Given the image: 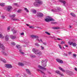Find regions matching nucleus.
Returning <instances> with one entry per match:
<instances>
[{"label": "nucleus", "instance_id": "obj_1", "mask_svg": "<svg viewBox=\"0 0 77 77\" xmlns=\"http://www.w3.org/2000/svg\"><path fill=\"white\" fill-rule=\"evenodd\" d=\"M32 51L35 53V54L39 55V56L42 55V52L38 49H36L35 48H33L32 49Z\"/></svg>", "mask_w": 77, "mask_h": 77}, {"label": "nucleus", "instance_id": "obj_2", "mask_svg": "<svg viewBox=\"0 0 77 77\" xmlns=\"http://www.w3.org/2000/svg\"><path fill=\"white\" fill-rule=\"evenodd\" d=\"M51 11L52 12H55V14H59V15H60V13H59V12L61 11L62 10L60 8L57 7L56 9H52Z\"/></svg>", "mask_w": 77, "mask_h": 77}, {"label": "nucleus", "instance_id": "obj_3", "mask_svg": "<svg viewBox=\"0 0 77 77\" xmlns=\"http://www.w3.org/2000/svg\"><path fill=\"white\" fill-rule=\"evenodd\" d=\"M42 4V2H41L40 0H36V2L34 3V5L35 6H39L40 5Z\"/></svg>", "mask_w": 77, "mask_h": 77}, {"label": "nucleus", "instance_id": "obj_4", "mask_svg": "<svg viewBox=\"0 0 77 77\" xmlns=\"http://www.w3.org/2000/svg\"><path fill=\"white\" fill-rule=\"evenodd\" d=\"M47 60H43L42 61V65L43 66L45 67L47 66Z\"/></svg>", "mask_w": 77, "mask_h": 77}, {"label": "nucleus", "instance_id": "obj_5", "mask_svg": "<svg viewBox=\"0 0 77 77\" xmlns=\"http://www.w3.org/2000/svg\"><path fill=\"white\" fill-rule=\"evenodd\" d=\"M48 18H47L45 19V20L46 22H49V21H54V19L52 18H50V17H49V16L48 17Z\"/></svg>", "mask_w": 77, "mask_h": 77}, {"label": "nucleus", "instance_id": "obj_6", "mask_svg": "<svg viewBox=\"0 0 77 77\" xmlns=\"http://www.w3.org/2000/svg\"><path fill=\"white\" fill-rule=\"evenodd\" d=\"M36 15L37 17H43V14L39 12Z\"/></svg>", "mask_w": 77, "mask_h": 77}, {"label": "nucleus", "instance_id": "obj_7", "mask_svg": "<svg viewBox=\"0 0 77 77\" xmlns=\"http://www.w3.org/2000/svg\"><path fill=\"white\" fill-rule=\"evenodd\" d=\"M5 66L6 68H11L12 67V66L11 65L9 64H5Z\"/></svg>", "mask_w": 77, "mask_h": 77}, {"label": "nucleus", "instance_id": "obj_8", "mask_svg": "<svg viewBox=\"0 0 77 77\" xmlns=\"http://www.w3.org/2000/svg\"><path fill=\"white\" fill-rule=\"evenodd\" d=\"M8 52L6 51H2V53L4 55H5V56H7L8 55Z\"/></svg>", "mask_w": 77, "mask_h": 77}, {"label": "nucleus", "instance_id": "obj_9", "mask_svg": "<svg viewBox=\"0 0 77 77\" xmlns=\"http://www.w3.org/2000/svg\"><path fill=\"white\" fill-rule=\"evenodd\" d=\"M10 38L12 39H15L16 38V36L13 35H11L10 36Z\"/></svg>", "mask_w": 77, "mask_h": 77}, {"label": "nucleus", "instance_id": "obj_10", "mask_svg": "<svg viewBox=\"0 0 77 77\" xmlns=\"http://www.w3.org/2000/svg\"><path fill=\"white\" fill-rule=\"evenodd\" d=\"M39 68L40 69H43V70H46V68L45 67H43L41 66H38Z\"/></svg>", "mask_w": 77, "mask_h": 77}, {"label": "nucleus", "instance_id": "obj_11", "mask_svg": "<svg viewBox=\"0 0 77 77\" xmlns=\"http://www.w3.org/2000/svg\"><path fill=\"white\" fill-rule=\"evenodd\" d=\"M0 48H2V50H4L5 49V46L3 44H1V42H0Z\"/></svg>", "mask_w": 77, "mask_h": 77}, {"label": "nucleus", "instance_id": "obj_12", "mask_svg": "<svg viewBox=\"0 0 77 77\" xmlns=\"http://www.w3.org/2000/svg\"><path fill=\"white\" fill-rule=\"evenodd\" d=\"M59 1L61 3H62L63 4V5L64 6H65V4H66V2L65 1H63V0H59Z\"/></svg>", "mask_w": 77, "mask_h": 77}, {"label": "nucleus", "instance_id": "obj_13", "mask_svg": "<svg viewBox=\"0 0 77 77\" xmlns=\"http://www.w3.org/2000/svg\"><path fill=\"white\" fill-rule=\"evenodd\" d=\"M56 60L57 62H59V63H63V61L61 60L57 59H56Z\"/></svg>", "mask_w": 77, "mask_h": 77}, {"label": "nucleus", "instance_id": "obj_14", "mask_svg": "<svg viewBox=\"0 0 77 77\" xmlns=\"http://www.w3.org/2000/svg\"><path fill=\"white\" fill-rule=\"evenodd\" d=\"M31 37L32 38H37L38 39V36L37 35H32L31 36Z\"/></svg>", "mask_w": 77, "mask_h": 77}, {"label": "nucleus", "instance_id": "obj_15", "mask_svg": "<svg viewBox=\"0 0 77 77\" xmlns=\"http://www.w3.org/2000/svg\"><path fill=\"white\" fill-rule=\"evenodd\" d=\"M9 36L8 35H6V36L5 37V41H8V40H9Z\"/></svg>", "mask_w": 77, "mask_h": 77}, {"label": "nucleus", "instance_id": "obj_16", "mask_svg": "<svg viewBox=\"0 0 77 77\" xmlns=\"http://www.w3.org/2000/svg\"><path fill=\"white\" fill-rule=\"evenodd\" d=\"M14 27L12 28V31L13 32V34H15V33H17V31L14 30Z\"/></svg>", "mask_w": 77, "mask_h": 77}, {"label": "nucleus", "instance_id": "obj_17", "mask_svg": "<svg viewBox=\"0 0 77 77\" xmlns=\"http://www.w3.org/2000/svg\"><path fill=\"white\" fill-rule=\"evenodd\" d=\"M37 71H38V72H40L41 73V74H43V75H45V73H44V72H43L42 71L38 69H37Z\"/></svg>", "mask_w": 77, "mask_h": 77}, {"label": "nucleus", "instance_id": "obj_18", "mask_svg": "<svg viewBox=\"0 0 77 77\" xmlns=\"http://www.w3.org/2000/svg\"><path fill=\"white\" fill-rule=\"evenodd\" d=\"M58 68L59 69H60V71H62L63 72H65V70H64V69H63L61 67H58Z\"/></svg>", "mask_w": 77, "mask_h": 77}, {"label": "nucleus", "instance_id": "obj_19", "mask_svg": "<svg viewBox=\"0 0 77 77\" xmlns=\"http://www.w3.org/2000/svg\"><path fill=\"white\" fill-rule=\"evenodd\" d=\"M37 41H38V42H40V43H41V42L43 43V41H42V39H40L39 40V39L38 38H37L36 39Z\"/></svg>", "mask_w": 77, "mask_h": 77}, {"label": "nucleus", "instance_id": "obj_20", "mask_svg": "<svg viewBox=\"0 0 77 77\" xmlns=\"http://www.w3.org/2000/svg\"><path fill=\"white\" fill-rule=\"evenodd\" d=\"M11 20L15 21H19V19L17 18H12L11 19Z\"/></svg>", "mask_w": 77, "mask_h": 77}, {"label": "nucleus", "instance_id": "obj_21", "mask_svg": "<svg viewBox=\"0 0 77 77\" xmlns=\"http://www.w3.org/2000/svg\"><path fill=\"white\" fill-rule=\"evenodd\" d=\"M8 10L9 11H10V10H11V9H12V7L11 6H8Z\"/></svg>", "mask_w": 77, "mask_h": 77}, {"label": "nucleus", "instance_id": "obj_22", "mask_svg": "<svg viewBox=\"0 0 77 77\" xmlns=\"http://www.w3.org/2000/svg\"><path fill=\"white\" fill-rule=\"evenodd\" d=\"M26 72H27V73H28V74H30V71H29V70L27 69H26Z\"/></svg>", "mask_w": 77, "mask_h": 77}, {"label": "nucleus", "instance_id": "obj_23", "mask_svg": "<svg viewBox=\"0 0 77 77\" xmlns=\"http://www.w3.org/2000/svg\"><path fill=\"white\" fill-rule=\"evenodd\" d=\"M18 65H19V66H23L24 64L23 63H18Z\"/></svg>", "mask_w": 77, "mask_h": 77}, {"label": "nucleus", "instance_id": "obj_24", "mask_svg": "<svg viewBox=\"0 0 77 77\" xmlns=\"http://www.w3.org/2000/svg\"><path fill=\"white\" fill-rule=\"evenodd\" d=\"M16 15L15 14H13L12 15L10 16V17L11 18H15V17Z\"/></svg>", "mask_w": 77, "mask_h": 77}, {"label": "nucleus", "instance_id": "obj_25", "mask_svg": "<svg viewBox=\"0 0 77 77\" xmlns=\"http://www.w3.org/2000/svg\"><path fill=\"white\" fill-rule=\"evenodd\" d=\"M24 10L25 11H26V12H27V13H29V11L27 8H24Z\"/></svg>", "mask_w": 77, "mask_h": 77}, {"label": "nucleus", "instance_id": "obj_26", "mask_svg": "<svg viewBox=\"0 0 77 77\" xmlns=\"http://www.w3.org/2000/svg\"><path fill=\"white\" fill-rule=\"evenodd\" d=\"M52 29H59V27H53Z\"/></svg>", "mask_w": 77, "mask_h": 77}, {"label": "nucleus", "instance_id": "obj_27", "mask_svg": "<svg viewBox=\"0 0 77 77\" xmlns=\"http://www.w3.org/2000/svg\"><path fill=\"white\" fill-rule=\"evenodd\" d=\"M16 47L18 49H20V48H21V47L19 45H16Z\"/></svg>", "mask_w": 77, "mask_h": 77}, {"label": "nucleus", "instance_id": "obj_28", "mask_svg": "<svg viewBox=\"0 0 77 77\" xmlns=\"http://www.w3.org/2000/svg\"><path fill=\"white\" fill-rule=\"evenodd\" d=\"M55 72L57 73V74H60V71L59 70H57L55 71Z\"/></svg>", "mask_w": 77, "mask_h": 77}, {"label": "nucleus", "instance_id": "obj_29", "mask_svg": "<svg viewBox=\"0 0 77 77\" xmlns=\"http://www.w3.org/2000/svg\"><path fill=\"white\" fill-rule=\"evenodd\" d=\"M4 37L2 35V34L1 33H0V38H3Z\"/></svg>", "mask_w": 77, "mask_h": 77}, {"label": "nucleus", "instance_id": "obj_30", "mask_svg": "<svg viewBox=\"0 0 77 77\" xmlns=\"http://www.w3.org/2000/svg\"><path fill=\"white\" fill-rule=\"evenodd\" d=\"M72 45L73 47H76V45H77V44L75 43H73Z\"/></svg>", "mask_w": 77, "mask_h": 77}, {"label": "nucleus", "instance_id": "obj_31", "mask_svg": "<svg viewBox=\"0 0 77 77\" xmlns=\"http://www.w3.org/2000/svg\"><path fill=\"white\" fill-rule=\"evenodd\" d=\"M70 15L72 16V17H75V15L74 13H70Z\"/></svg>", "mask_w": 77, "mask_h": 77}, {"label": "nucleus", "instance_id": "obj_32", "mask_svg": "<svg viewBox=\"0 0 77 77\" xmlns=\"http://www.w3.org/2000/svg\"><path fill=\"white\" fill-rule=\"evenodd\" d=\"M0 6H5V3H0Z\"/></svg>", "mask_w": 77, "mask_h": 77}, {"label": "nucleus", "instance_id": "obj_33", "mask_svg": "<svg viewBox=\"0 0 77 77\" xmlns=\"http://www.w3.org/2000/svg\"><path fill=\"white\" fill-rule=\"evenodd\" d=\"M40 48H41V50H44L45 49L44 47L42 46H40Z\"/></svg>", "mask_w": 77, "mask_h": 77}, {"label": "nucleus", "instance_id": "obj_34", "mask_svg": "<svg viewBox=\"0 0 77 77\" xmlns=\"http://www.w3.org/2000/svg\"><path fill=\"white\" fill-rule=\"evenodd\" d=\"M67 72H68L69 73V74H72V72L71 71H70L69 70H67Z\"/></svg>", "mask_w": 77, "mask_h": 77}, {"label": "nucleus", "instance_id": "obj_35", "mask_svg": "<svg viewBox=\"0 0 77 77\" xmlns=\"http://www.w3.org/2000/svg\"><path fill=\"white\" fill-rule=\"evenodd\" d=\"M35 44V45L37 46V47H39L40 46V45H39L38 43H36Z\"/></svg>", "mask_w": 77, "mask_h": 77}, {"label": "nucleus", "instance_id": "obj_36", "mask_svg": "<svg viewBox=\"0 0 77 77\" xmlns=\"http://www.w3.org/2000/svg\"><path fill=\"white\" fill-rule=\"evenodd\" d=\"M19 51L20 53H21V54H24V53L22 52V50H20Z\"/></svg>", "mask_w": 77, "mask_h": 77}, {"label": "nucleus", "instance_id": "obj_37", "mask_svg": "<svg viewBox=\"0 0 77 77\" xmlns=\"http://www.w3.org/2000/svg\"><path fill=\"white\" fill-rule=\"evenodd\" d=\"M68 43L69 45H72V44L73 43V42H69Z\"/></svg>", "mask_w": 77, "mask_h": 77}, {"label": "nucleus", "instance_id": "obj_38", "mask_svg": "<svg viewBox=\"0 0 77 77\" xmlns=\"http://www.w3.org/2000/svg\"><path fill=\"white\" fill-rule=\"evenodd\" d=\"M21 10L20 9H19L17 11V12L18 13H21Z\"/></svg>", "mask_w": 77, "mask_h": 77}, {"label": "nucleus", "instance_id": "obj_39", "mask_svg": "<svg viewBox=\"0 0 77 77\" xmlns=\"http://www.w3.org/2000/svg\"><path fill=\"white\" fill-rule=\"evenodd\" d=\"M29 28L30 29H34L35 28V27L33 26H29Z\"/></svg>", "mask_w": 77, "mask_h": 77}, {"label": "nucleus", "instance_id": "obj_40", "mask_svg": "<svg viewBox=\"0 0 77 77\" xmlns=\"http://www.w3.org/2000/svg\"><path fill=\"white\" fill-rule=\"evenodd\" d=\"M2 61L3 62H4V63H6V61L4 59H3Z\"/></svg>", "mask_w": 77, "mask_h": 77}, {"label": "nucleus", "instance_id": "obj_41", "mask_svg": "<svg viewBox=\"0 0 77 77\" xmlns=\"http://www.w3.org/2000/svg\"><path fill=\"white\" fill-rule=\"evenodd\" d=\"M45 33H46V34H47V35H50V34L47 31L45 32Z\"/></svg>", "mask_w": 77, "mask_h": 77}, {"label": "nucleus", "instance_id": "obj_42", "mask_svg": "<svg viewBox=\"0 0 77 77\" xmlns=\"http://www.w3.org/2000/svg\"><path fill=\"white\" fill-rule=\"evenodd\" d=\"M30 56L32 58L35 57H36V56H35V55H31Z\"/></svg>", "mask_w": 77, "mask_h": 77}, {"label": "nucleus", "instance_id": "obj_43", "mask_svg": "<svg viewBox=\"0 0 77 77\" xmlns=\"http://www.w3.org/2000/svg\"><path fill=\"white\" fill-rule=\"evenodd\" d=\"M11 44L13 45H15V43L14 42H12L11 43Z\"/></svg>", "mask_w": 77, "mask_h": 77}, {"label": "nucleus", "instance_id": "obj_44", "mask_svg": "<svg viewBox=\"0 0 77 77\" xmlns=\"http://www.w3.org/2000/svg\"><path fill=\"white\" fill-rule=\"evenodd\" d=\"M36 11L35 10H34L32 11V12L34 14H35V13H36Z\"/></svg>", "mask_w": 77, "mask_h": 77}, {"label": "nucleus", "instance_id": "obj_45", "mask_svg": "<svg viewBox=\"0 0 77 77\" xmlns=\"http://www.w3.org/2000/svg\"><path fill=\"white\" fill-rule=\"evenodd\" d=\"M1 17H2V19H4V18H5V16H1Z\"/></svg>", "mask_w": 77, "mask_h": 77}, {"label": "nucleus", "instance_id": "obj_46", "mask_svg": "<svg viewBox=\"0 0 77 77\" xmlns=\"http://www.w3.org/2000/svg\"><path fill=\"white\" fill-rule=\"evenodd\" d=\"M58 46H59V47H60V48L61 49L62 48V46H61L60 45H58Z\"/></svg>", "mask_w": 77, "mask_h": 77}, {"label": "nucleus", "instance_id": "obj_47", "mask_svg": "<svg viewBox=\"0 0 77 77\" xmlns=\"http://www.w3.org/2000/svg\"><path fill=\"white\" fill-rule=\"evenodd\" d=\"M20 34L21 35H24V32H22L20 33Z\"/></svg>", "mask_w": 77, "mask_h": 77}, {"label": "nucleus", "instance_id": "obj_48", "mask_svg": "<svg viewBox=\"0 0 77 77\" xmlns=\"http://www.w3.org/2000/svg\"><path fill=\"white\" fill-rule=\"evenodd\" d=\"M43 44H44V45H47V43H45V42H44L43 43Z\"/></svg>", "mask_w": 77, "mask_h": 77}, {"label": "nucleus", "instance_id": "obj_49", "mask_svg": "<svg viewBox=\"0 0 77 77\" xmlns=\"http://www.w3.org/2000/svg\"><path fill=\"white\" fill-rule=\"evenodd\" d=\"M59 75H60L61 76H63V74H61L60 73V74Z\"/></svg>", "mask_w": 77, "mask_h": 77}, {"label": "nucleus", "instance_id": "obj_50", "mask_svg": "<svg viewBox=\"0 0 77 77\" xmlns=\"http://www.w3.org/2000/svg\"><path fill=\"white\" fill-rule=\"evenodd\" d=\"M10 30V26H9L8 27V30Z\"/></svg>", "mask_w": 77, "mask_h": 77}, {"label": "nucleus", "instance_id": "obj_51", "mask_svg": "<svg viewBox=\"0 0 77 77\" xmlns=\"http://www.w3.org/2000/svg\"><path fill=\"white\" fill-rule=\"evenodd\" d=\"M61 44H64V42L62 41V42H61Z\"/></svg>", "mask_w": 77, "mask_h": 77}, {"label": "nucleus", "instance_id": "obj_52", "mask_svg": "<svg viewBox=\"0 0 77 77\" xmlns=\"http://www.w3.org/2000/svg\"><path fill=\"white\" fill-rule=\"evenodd\" d=\"M73 56L74 57H76V54H73Z\"/></svg>", "mask_w": 77, "mask_h": 77}, {"label": "nucleus", "instance_id": "obj_53", "mask_svg": "<svg viewBox=\"0 0 77 77\" xmlns=\"http://www.w3.org/2000/svg\"><path fill=\"white\" fill-rule=\"evenodd\" d=\"M57 39L58 40H62V39H60L59 38H57Z\"/></svg>", "mask_w": 77, "mask_h": 77}, {"label": "nucleus", "instance_id": "obj_54", "mask_svg": "<svg viewBox=\"0 0 77 77\" xmlns=\"http://www.w3.org/2000/svg\"><path fill=\"white\" fill-rule=\"evenodd\" d=\"M71 53H72V52H69V54H71Z\"/></svg>", "mask_w": 77, "mask_h": 77}, {"label": "nucleus", "instance_id": "obj_55", "mask_svg": "<svg viewBox=\"0 0 77 77\" xmlns=\"http://www.w3.org/2000/svg\"><path fill=\"white\" fill-rule=\"evenodd\" d=\"M3 59H2V58H0V60H1V61H2V60H3Z\"/></svg>", "mask_w": 77, "mask_h": 77}, {"label": "nucleus", "instance_id": "obj_56", "mask_svg": "<svg viewBox=\"0 0 77 77\" xmlns=\"http://www.w3.org/2000/svg\"><path fill=\"white\" fill-rule=\"evenodd\" d=\"M14 5H15L16 6V5H17V3H14Z\"/></svg>", "mask_w": 77, "mask_h": 77}, {"label": "nucleus", "instance_id": "obj_57", "mask_svg": "<svg viewBox=\"0 0 77 77\" xmlns=\"http://www.w3.org/2000/svg\"><path fill=\"white\" fill-rule=\"evenodd\" d=\"M75 71H77V69L76 68H75Z\"/></svg>", "mask_w": 77, "mask_h": 77}, {"label": "nucleus", "instance_id": "obj_58", "mask_svg": "<svg viewBox=\"0 0 77 77\" xmlns=\"http://www.w3.org/2000/svg\"><path fill=\"white\" fill-rule=\"evenodd\" d=\"M65 46L66 47H68V45H65Z\"/></svg>", "mask_w": 77, "mask_h": 77}, {"label": "nucleus", "instance_id": "obj_59", "mask_svg": "<svg viewBox=\"0 0 77 77\" xmlns=\"http://www.w3.org/2000/svg\"><path fill=\"white\" fill-rule=\"evenodd\" d=\"M52 23H53V24H56V23L55 22H52Z\"/></svg>", "mask_w": 77, "mask_h": 77}, {"label": "nucleus", "instance_id": "obj_60", "mask_svg": "<svg viewBox=\"0 0 77 77\" xmlns=\"http://www.w3.org/2000/svg\"><path fill=\"white\" fill-rule=\"evenodd\" d=\"M69 28H71V27H72L71 26H69Z\"/></svg>", "mask_w": 77, "mask_h": 77}, {"label": "nucleus", "instance_id": "obj_61", "mask_svg": "<svg viewBox=\"0 0 77 77\" xmlns=\"http://www.w3.org/2000/svg\"><path fill=\"white\" fill-rule=\"evenodd\" d=\"M26 26H29V24H26Z\"/></svg>", "mask_w": 77, "mask_h": 77}, {"label": "nucleus", "instance_id": "obj_62", "mask_svg": "<svg viewBox=\"0 0 77 77\" xmlns=\"http://www.w3.org/2000/svg\"><path fill=\"white\" fill-rule=\"evenodd\" d=\"M48 73L49 74H51V73L50 72H48Z\"/></svg>", "mask_w": 77, "mask_h": 77}, {"label": "nucleus", "instance_id": "obj_63", "mask_svg": "<svg viewBox=\"0 0 77 77\" xmlns=\"http://www.w3.org/2000/svg\"><path fill=\"white\" fill-rule=\"evenodd\" d=\"M63 48L65 49V48L64 47H63Z\"/></svg>", "mask_w": 77, "mask_h": 77}]
</instances>
